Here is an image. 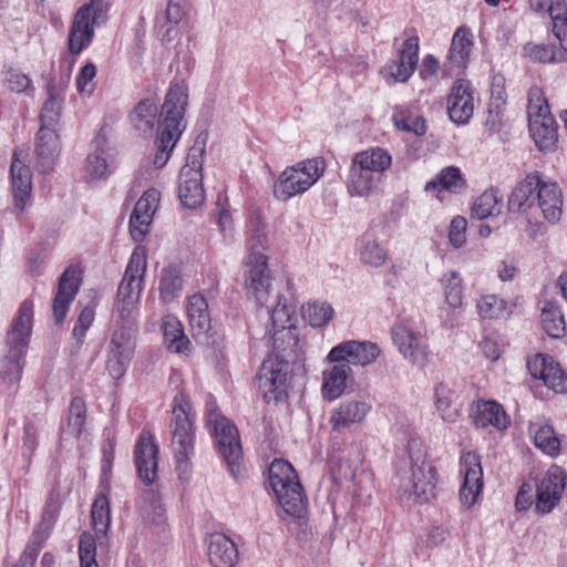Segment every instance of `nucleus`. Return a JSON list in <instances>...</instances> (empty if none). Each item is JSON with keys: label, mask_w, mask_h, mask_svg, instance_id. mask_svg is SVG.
<instances>
[{"label": "nucleus", "mask_w": 567, "mask_h": 567, "mask_svg": "<svg viewBox=\"0 0 567 567\" xmlns=\"http://www.w3.org/2000/svg\"><path fill=\"white\" fill-rule=\"evenodd\" d=\"M528 124L553 116L550 107L544 92L534 86L528 91V104H527Z\"/></svg>", "instance_id": "50"}, {"label": "nucleus", "mask_w": 567, "mask_h": 567, "mask_svg": "<svg viewBox=\"0 0 567 567\" xmlns=\"http://www.w3.org/2000/svg\"><path fill=\"white\" fill-rule=\"evenodd\" d=\"M473 423L480 429L503 432L511 425V417L505 409L492 400L477 401L473 408Z\"/></svg>", "instance_id": "23"}, {"label": "nucleus", "mask_w": 567, "mask_h": 567, "mask_svg": "<svg viewBox=\"0 0 567 567\" xmlns=\"http://www.w3.org/2000/svg\"><path fill=\"white\" fill-rule=\"evenodd\" d=\"M553 32L559 41V50L566 53L567 59V12L554 20Z\"/></svg>", "instance_id": "64"}, {"label": "nucleus", "mask_w": 567, "mask_h": 567, "mask_svg": "<svg viewBox=\"0 0 567 567\" xmlns=\"http://www.w3.org/2000/svg\"><path fill=\"white\" fill-rule=\"evenodd\" d=\"M24 352V348L8 346V352L0 362V377L6 384L13 385L20 381Z\"/></svg>", "instance_id": "41"}, {"label": "nucleus", "mask_w": 567, "mask_h": 567, "mask_svg": "<svg viewBox=\"0 0 567 567\" xmlns=\"http://www.w3.org/2000/svg\"><path fill=\"white\" fill-rule=\"evenodd\" d=\"M3 85L13 93L33 92L31 79L19 70L9 69L3 72Z\"/></svg>", "instance_id": "52"}, {"label": "nucleus", "mask_w": 567, "mask_h": 567, "mask_svg": "<svg viewBox=\"0 0 567 567\" xmlns=\"http://www.w3.org/2000/svg\"><path fill=\"white\" fill-rule=\"evenodd\" d=\"M85 421V405L82 399H73L70 405L69 426L74 432H81Z\"/></svg>", "instance_id": "60"}, {"label": "nucleus", "mask_w": 567, "mask_h": 567, "mask_svg": "<svg viewBox=\"0 0 567 567\" xmlns=\"http://www.w3.org/2000/svg\"><path fill=\"white\" fill-rule=\"evenodd\" d=\"M433 405L444 422L454 423L460 416V406L455 401L454 392L443 383L434 388Z\"/></svg>", "instance_id": "38"}, {"label": "nucleus", "mask_w": 567, "mask_h": 567, "mask_svg": "<svg viewBox=\"0 0 567 567\" xmlns=\"http://www.w3.org/2000/svg\"><path fill=\"white\" fill-rule=\"evenodd\" d=\"M207 556L213 567H234L239 554L237 546L228 536L215 533L207 539Z\"/></svg>", "instance_id": "29"}, {"label": "nucleus", "mask_w": 567, "mask_h": 567, "mask_svg": "<svg viewBox=\"0 0 567 567\" xmlns=\"http://www.w3.org/2000/svg\"><path fill=\"white\" fill-rule=\"evenodd\" d=\"M466 228V218L456 216L452 219L449 231V240L451 245L454 246V248H458L465 243Z\"/></svg>", "instance_id": "59"}, {"label": "nucleus", "mask_w": 567, "mask_h": 567, "mask_svg": "<svg viewBox=\"0 0 567 567\" xmlns=\"http://www.w3.org/2000/svg\"><path fill=\"white\" fill-rule=\"evenodd\" d=\"M458 475L461 477L460 503L466 509L472 508L478 502L484 488L481 456L476 452H462Z\"/></svg>", "instance_id": "11"}, {"label": "nucleus", "mask_w": 567, "mask_h": 567, "mask_svg": "<svg viewBox=\"0 0 567 567\" xmlns=\"http://www.w3.org/2000/svg\"><path fill=\"white\" fill-rule=\"evenodd\" d=\"M473 45L471 30L465 25L458 27L453 34L445 62V70L450 75H460L466 70Z\"/></svg>", "instance_id": "22"}, {"label": "nucleus", "mask_w": 567, "mask_h": 567, "mask_svg": "<svg viewBox=\"0 0 567 567\" xmlns=\"http://www.w3.org/2000/svg\"><path fill=\"white\" fill-rule=\"evenodd\" d=\"M476 310L483 319H498L508 316L507 303L495 295H484L476 302Z\"/></svg>", "instance_id": "49"}, {"label": "nucleus", "mask_w": 567, "mask_h": 567, "mask_svg": "<svg viewBox=\"0 0 567 567\" xmlns=\"http://www.w3.org/2000/svg\"><path fill=\"white\" fill-rule=\"evenodd\" d=\"M11 186L14 197V206L23 212L31 197L32 173L28 165L19 158V153L14 152L10 166Z\"/></svg>", "instance_id": "26"}, {"label": "nucleus", "mask_w": 567, "mask_h": 567, "mask_svg": "<svg viewBox=\"0 0 567 567\" xmlns=\"http://www.w3.org/2000/svg\"><path fill=\"white\" fill-rule=\"evenodd\" d=\"M81 268L79 266H70L62 274L58 291L53 299V316L56 323L63 322L69 308L78 293L81 282Z\"/></svg>", "instance_id": "21"}, {"label": "nucleus", "mask_w": 567, "mask_h": 567, "mask_svg": "<svg viewBox=\"0 0 567 567\" xmlns=\"http://www.w3.org/2000/svg\"><path fill=\"white\" fill-rule=\"evenodd\" d=\"M33 303L29 300L23 301L13 320L12 327L7 336V346L27 348L32 330Z\"/></svg>", "instance_id": "32"}, {"label": "nucleus", "mask_w": 567, "mask_h": 567, "mask_svg": "<svg viewBox=\"0 0 567 567\" xmlns=\"http://www.w3.org/2000/svg\"><path fill=\"white\" fill-rule=\"evenodd\" d=\"M566 480L565 470L555 464L542 475L536 483V513L548 514L558 505L565 491Z\"/></svg>", "instance_id": "13"}, {"label": "nucleus", "mask_w": 567, "mask_h": 567, "mask_svg": "<svg viewBox=\"0 0 567 567\" xmlns=\"http://www.w3.org/2000/svg\"><path fill=\"white\" fill-rule=\"evenodd\" d=\"M95 317V311L92 307H85L75 322L73 328V336L78 341H82L86 334V331L92 326Z\"/></svg>", "instance_id": "61"}, {"label": "nucleus", "mask_w": 567, "mask_h": 567, "mask_svg": "<svg viewBox=\"0 0 567 567\" xmlns=\"http://www.w3.org/2000/svg\"><path fill=\"white\" fill-rule=\"evenodd\" d=\"M406 38L395 50V55L383 66L386 81L406 83L416 71L420 56V38L414 28L405 29Z\"/></svg>", "instance_id": "9"}, {"label": "nucleus", "mask_w": 567, "mask_h": 567, "mask_svg": "<svg viewBox=\"0 0 567 567\" xmlns=\"http://www.w3.org/2000/svg\"><path fill=\"white\" fill-rule=\"evenodd\" d=\"M135 350L134 332L130 330H117L111 340L107 370L114 379L124 375Z\"/></svg>", "instance_id": "18"}, {"label": "nucleus", "mask_w": 567, "mask_h": 567, "mask_svg": "<svg viewBox=\"0 0 567 567\" xmlns=\"http://www.w3.org/2000/svg\"><path fill=\"white\" fill-rule=\"evenodd\" d=\"M380 179L375 174L361 168L352 161L347 184L348 193L351 196H368Z\"/></svg>", "instance_id": "40"}, {"label": "nucleus", "mask_w": 567, "mask_h": 567, "mask_svg": "<svg viewBox=\"0 0 567 567\" xmlns=\"http://www.w3.org/2000/svg\"><path fill=\"white\" fill-rule=\"evenodd\" d=\"M406 452L410 457L411 474L400 484L401 497L415 503L430 502L435 497L437 472L426 458V446L421 439L412 437L408 442Z\"/></svg>", "instance_id": "3"}, {"label": "nucleus", "mask_w": 567, "mask_h": 567, "mask_svg": "<svg viewBox=\"0 0 567 567\" xmlns=\"http://www.w3.org/2000/svg\"><path fill=\"white\" fill-rule=\"evenodd\" d=\"M528 435L534 446L549 457L561 453V437L554 426L546 422L535 421L528 424Z\"/></svg>", "instance_id": "31"}, {"label": "nucleus", "mask_w": 567, "mask_h": 567, "mask_svg": "<svg viewBox=\"0 0 567 567\" xmlns=\"http://www.w3.org/2000/svg\"><path fill=\"white\" fill-rule=\"evenodd\" d=\"M244 287L249 299L266 305L271 295V276L267 257L259 250L251 251L244 265Z\"/></svg>", "instance_id": "12"}, {"label": "nucleus", "mask_w": 567, "mask_h": 567, "mask_svg": "<svg viewBox=\"0 0 567 567\" xmlns=\"http://www.w3.org/2000/svg\"><path fill=\"white\" fill-rule=\"evenodd\" d=\"M324 171L326 162L322 157L306 158L287 166L274 183V197L279 202H288L305 194L320 179Z\"/></svg>", "instance_id": "5"}, {"label": "nucleus", "mask_w": 567, "mask_h": 567, "mask_svg": "<svg viewBox=\"0 0 567 567\" xmlns=\"http://www.w3.org/2000/svg\"><path fill=\"white\" fill-rule=\"evenodd\" d=\"M447 114L454 123L465 124L474 113V97L470 81L456 80L447 95Z\"/></svg>", "instance_id": "20"}, {"label": "nucleus", "mask_w": 567, "mask_h": 567, "mask_svg": "<svg viewBox=\"0 0 567 567\" xmlns=\"http://www.w3.org/2000/svg\"><path fill=\"white\" fill-rule=\"evenodd\" d=\"M268 480L282 511L292 518H303L307 497L292 465L284 460H275L269 466Z\"/></svg>", "instance_id": "4"}, {"label": "nucleus", "mask_w": 567, "mask_h": 567, "mask_svg": "<svg viewBox=\"0 0 567 567\" xmlns=\"http://www.w3.org/2000/svg\"><path fill=\"white\" fill-rule=\"evenodd\" d=\"M60 150V135L56 128L40 127L37 134L35 154L38 165L43 173H49L53 169Z\"/></svg>", "instance_id": "25"}, {"label": "nucleus", "mask_w": 567, "mask_h": 567, "mask_svg": "<svg viewBox=\"0 0 567 567\" xmlns=\"http://www.w3.org/2000/svg\"><path fill=\"white\" fill-rule=\"evenodd\" d=\"M542 326L546 333L553 338H560L565 332V319L560 308L547 302L542 310Z\"/></svg>", "instance_id": "46"}, {"label": "nucleus", "mask_w": 567, "mask_h": 567, "mask_svg": "<svg viewBox=\"0 0 567 567\" xmlns=\"http://www.w3.org/2000/svg\"><path fill=\"white\" fill-rule=\"evenodd\" d=\"M107 171V164L103 155L91 154L86 159V174L91 179L102 178Z\"/></svg>", "instance_id": "62"}, {"label": "nucleus", "mask_w": 567, "mask_h": 567, "mask_svg": "<svg viewBox=\"0 0 567 567\" xmlns=\"http://www.w3.org/2000/svg\"><path fill=\"white\" fill-rule=\"evenodd\" d=\"M371 412V404L363 400H346L330 415V424L334 431L348 429L361 423Z\"/></svg>", "instance_id": "27"}, {"label": "nucleus", "mask_w": 567, "mask_h": 567, "mask_svg": "<svg viewBox=\"0 0 567 567\" xmlns=\"http://www.w3.org/2000/svg\"><path fill=\"white\" fill-rule=\"evenodd\" d=\"M380 355L379 347L370 341H344L333 347L326 357L329 363L368 365Z\"/></svg>", "instance_id": "16"}, {"label": "nucleus", "mask_w": 567, "mask_h": 567, "mask_svg": "<svg viewBox=\"0 0 567 567\" xmlns=\"http://www.w3.org/2000/svg\"><path fill=\"white\" fill-rule=\"evenodd\" d=\"M80 567H99L96 561L95 538L90 533H83L79 542Z\"/></svg>", "instance_id": "54"}, {"label": "nucleus", "mask_w": 567, "mask_h": 567, "mask_svg": "<svg viewBox=\"0 0 567 567\" xmlns=\"http://www.w3.org/2000/svg\"><path fill=\"white\" fill-rule=\"evenodd\" d=\"M204 155V145L195 143L188 150L186 164L179 172L178 197L187 208H197L205 200L202 174Z\"/></svg>", "instance_id": "7"}, {"label": "nucleus", "mask_w": 567, "mask_h": 567, "mask_svg": "<svg viewBox=\"0 0 567 567\" xmlns=\"http://www.w3.org/2000/svg\"><path fill=\"white\" fill-rule=\"evenodd\" d=\"M187 317L194 336H204L210 328V316L206 299L200 295H194L187 302Z\"/></svg>", "instance_id": "37"}, {"label": "nucleus", "mask_w": 567, "mask_h": 567, "mask_svg": "<svg viewBox=\"0 0 567 567\" xmlns=\"http://www.w3.org/2000/svg\"><path fill=\"white\" fill-rule=\"evenodd\" d=\"M146 265L147 257L145 250H134L122 281L133 282V280H136L138 285L144 286Z\"/></svg>", "instance_id": "53"}, {"label": "nucleus", "mask_w": 567, "mask_h": 567, "mask_svg": "<svg viewBox=\"0 0 567 567\" xmlns=\"http://www.w3.org/2000/svg\"><path fill=\"white\" fill-rule=\"evenodd\" d=\"M158 107L156 102L152 99H144L138 102L130 114V120L136 130L144 133L150 132L154 127Z\"/></svg>", "instance_id": "42"}, {"label": "nucleus", "mask_w": 567, "mask_h": 567, "mask_svg": "<svg viewBox=\"0 0 567 567\" xmlns=\"http://www.w3.org/2000/svg\"><path fill=\"white\" fill-rule=\"evenodd\" d=\"M440 69V61L433 54H425L421 62L419 75L423 81H430L437 76Z\"/></svg>", "instance_id": "63"}, {"label": "nucleus", "mask_w": 567, "mask_h": 567, "mask_svg": "<svg viewBox=\"0 0 567 567\" xmlns=\"http://www.w3.org/2000/svg\"><path fill=\"white\" fill-rule=\"evenodd\" d=\"M395 127L400 131L414 133L422 136L426 132V122L423 116L414 113L409 107L396 109L392 115Z\"/></svg>", "instance_id": "43"}, {"label": "nucleus", "mask_w": 567, "mask_h": 567, "mask_svg": "<svg viewBox=\"0 0 567 567\" xmlns=\"http://www.w3.org/2000/svg\"><path fill=\"white\" fill-rule=\"evenodd\" d=\"M92 527L97 535L105 536L111 524L110 501L104 494H100L92 505Z\"/></svg>", "instance_id": "48"}, {"label": "nucleus", "mask_w": 567, "mask_h": 567, "mask_svg": "<svg viewBox=\"0 0 567 567\" xmlns=\"http://www.w3.org/2000/svg\"><path fill=\"white\" fill-rule=\"evenodd\" d=\"M352 369L346 363H332L322 371L321 395L327 401L339 399L348 389Z\"/></svg>", "instance_id": "28"}, {"label": "nucleus", "mask_w": 567, "mask_h": 567, "mask_svg": "<svg viewBox=\"0 0 567 567\" xmlns=\"http://www.w3.org/2000/svg\"><path fill=\"white\" fill-rule=\"evenodd\" d=\"M143 289L136 280L120 284L115 311L123 322L135 323Z\"/></svg>", "instance_id": "30"}, {"label": "nucleus", "mask_w": 567, "mask_h": 567, "mask_svg": "<svg viewBox=\"0 0 567 567\" xmlns=\"http://www.w3.org/2000/svg\"><path fill=\"white\" fill-rule=\"evenodd\" d=\"M187 105V84L179 80L172 81L158 117L156 137L157 151L153 162L157 168H162L166 165L176 143L185 130L184 116Z\"/></svg>", "instance_id": "2"}, {"label": "nucleus", "mask_w": 567, "mask_h": 567, "mask_svg": "<svg viewBox=\"0 0 567 567\" xmlns=\"http://www.w3.org/2000/svg\"><path fill=\"white\" fill-rule=\"evenodd\" d=\"M61 116V103L50 91L49 99L44 102L40 113V127L56 128Z\"/></svg>", "instance_id": "56"}, {"label": "nucleus", "mask_w": 567, "mask_h": 567, "mask_svg": "<svg viewBox=\"0 0 567 567\" xmlns=\"http://www.w3.org/2000/svg\"><path fill=\"white\" fill-rule=\"evenodd\" d=\"M173 444L177 471L181 475L188 472V456L193 452L194 427L189 400L185 395L176 396L173 406Z\"/></svg>", "instance_id": "8"}, {"label": "nucleus", "mask_w": 567, "mask_h": 567, "mask_svg": "<svg viewBox=\"0 0 567 567\" xmlns=\"http://www.w3.org/2000/svg\"><path fill=\"white\" fill-rule=\"evenodd\" d=\"M529 133L536 146L542 152H553L557 147L558 125L554 116H547L535 123L528 124Z\"/></svg>", "instance_id": "34"}, {"label": "nucleus", "mask_w": 567, "mask_h": 567, "mask_svg": "<svg viewBox=\"0 0 567 567\" xmlns=\"http://www.w3.org/2000/svg\"><path fill=\"white\" fill-rule=\"evenodd\" d=\"M467 187V179L461 168L450 165L440 169L434 177L425 184L424 190L433 195L440 202H443L447 196L465 193Z\"/></svg>", "instance_id": "17"}, {"label": "nucleus", "mask_w": 567, "mask_h": 567, "mask_svg": "<svg viewBox=\"0 0 567 567\" xmlns=\"http://www.w3.org/2000/svg\"><path fill=\"white\" fill-rule=\"evenodd\" d=\"M96 76V66L93 62H86L79 71L75 84L80 94H91L94 91L93 80Z\"/></svg>", "instance_id": "57"}, {"label": "nucleus", "mask_w": 567, "mask_h": 567, "mask_svg": "<svg viewBox=\"0 0 567 567\" xmlns=\"http://www.w3.org/2000/svg\"><path fill=\"white\" fill-rule=\"evenodd\" d=\"M523 54L533 63H563L566 62V53L554 43L529 41L523 47Z\"/></svg>", "instance_id": "39"}, {"label": "nucleus", "mask_w": 567, "mask_h": 567, "mask_svg": "<svg viewBox=\"0 0 567 567\" xmlns=\"http://www.w3.org/2000/svg\"><path fill=\"white\" fill-rule=\"evenodd\" d=\"M445 303L452 309L463 306V285L456 271L445 274L441 279Z\"/></svg>", "instance_id": "47"}, {"label": "nucleus", "mask_w": 567, "mask_h": 567, "mask_svg": "<svg viewBox=\"0 0 567 567\" xmlns=\"http://www.w3.org/2000/svg\"><path fill=\"white\" fill-rule=\"evenodd\" d=\"M207 422L216 439L219 453L227 462L233 475H237L240 470L243 452L236 426L216 409L208 412Z\"/></svg>", "instance_id": "10"}, {"label": "nucleus", "mask_w": 567, "mask_h": 567, "mask_svg": "<svg viewBox=\"0 0 567 567\" xmlns=\"http://www.w3.org/2000/svg\"><path fill=\"white\" fill-rule=\"evenodd\" d=\"M161 328L163 330L167 348L175 353H187L190 342L184 333L183 326L177 317L167 315L162 318Z\"/></svg>", "instance_id": "36"}, {"label": "nucleus", "mask_w": 567, "mask_h": 567, "mask_svg": "<svg viewBox=\"0 0 567 567\" xmlns=\"http://www.w3.org/2000/svg\"><path fill=\"white\" fill-rule=\"evenodd\" d=\"M502 202V196H499L498 189H486L475 199L472 214L478 219H485L489 216L496 215L501 212Z\"/></svg>", "instance_id": "44"}, {"label": "nucleus", "mask_w": 567, "mask_h": 567, "mask_svg": "<svg viewBox=\"0 0 567 567\" xmlns=\"http://www.w3.org/2000/svg\"><path fill=\"white\" fill-rule=\"evenodd\" d=\"M159 200V190L148 188L136 202L128 223L131 237L136 244L143 243L150 233Z\"/></svg>", "instance_id": "15"}, {"label": "nucleus", "mask_w": 567, "mask_h": 567, "mask_svg": "<svg viewBox=\"0 0 567 567\" xmlns=\"http://www.w3.org/2000/svg\"><path fill=\"white\" fill-rule=\"evenodd\" d=\"M183 287L181 275L173 269L164 272L159 284V296L164 302H171L181 292Z\"/></svg>", "instance_id": "51"}, {"label": "nucleus", "mask_w": 567, "mask_h": 567, "mask_svg": "<svg viewBox=\"0 0 567 567\" xmlns=\"http://www.w3.org/2000/svg\"><path fill=\"white\" fill-rule=\"evenodd\" d=\"M258 379L259 386L265 391V394L272 393L279 395L285 391L287 381L286 372L284 371L282 364L274 359L264 361Z\"/></svg>", "instance_id": "35"}, {"label": "nucleus", "mask_w": 567, "mask_h": 567, "mask_svg": "<svg viewBox=\"0 0 567 567\" xmlns=\"http://www.w3.org/2000/svg\"><path fill=\"white\" fill-rule=\"evenodd\" d=\"M352 161L380 178L392 165V156L389 151L378 146L355 153Z\"/></svg>", "instance_id": "33"}, {"label": "nucleus", "mask_w": 567, "mask_h": 567, "mask_svg": "<svg viewBox=\"0 0 567 567\" xmlns=\"http://www.w3.org/2000/svg\"><path fill=\"white\" fill-rule=\"evenodd\" d=\"M110 4L106 0H90L73 16L68 33V51L78 56L93 42L95 29L107 21Z\"/></svg>", "instance_id": "6"}, {"label": "nucleus", "mask_w": 567, "mask_h": 567, "mask_svg": "<svg viewBox=\"0 0 567 567\" xmlns=\"http://www.w3.org/2000/svg\"><path fill=\"white\" fill-rule=\"evenodd\" d=\"M392 339L400 353L412 364L423 367L429 360V349L424 336L409 321L398 322L392 328Z\"/></svg>", "instance_id": "14"}, {"label": "nucleus", "mask_w": 567, "mask_h": 567, "mask_svg": "<svg viewBox=\"0 0 567 567\" xmlns=\"http://www.w3.org/2000/svg\"><path fill=\"white\" fill-rule=\"evenodd\" d=\"M528 3L534 12L548 14L553 21L567 13L565 0H528Z\"/></svg>", "instance_id": "55"}, {"label": "nucleus", "mask_w": 567, "mask_h": 567, "mask_svg": "<svg viewBox=\"0 0 567 567\" xmlns=\"http://www.w3.org/2000/svg\"><path fill=\"white\" fill-rule=\"evenodd\" d=\"M543 217L551 224L563 216L564 196L557 182L545 178L535 171L526 175L513 189L508 198V209L513 213L526 212L534 205Z\"/></svg>", "instance_id": "1"}, {"label": "nucleus", "mask_w": 567, "mask_h": 567, "mask_svg": "<svg viewBox=\"0 0 567 567\" xmlns=\"http://www.w3.org/2000/svg\"><path fill=\"white\" fill-rule=\"evenodd\" d=\"M527 368L533 378L542 380L549 389L567 392V375L551 357L537 353L528 359Z\"/></svg>", "instance_id": "19"}, {"label": "nucleus", "mask_w": 567, "mask_h": 567, "mask_svg": "<svg viewBox=\"0 0 567 567\" xmlns=\"http://www.w3.org/2000/svg\"><path fill=\"white\" fill-rule=\"evenodd\" d=\"M134 454L140 477L146 484L153 483L157 471L158 447L151 433L143 432L140 435Z\"/></svg>", "instance_id": "24"}, {"label": "nucleus", "mask_w": 567, "mask_h": 567, "mask_svg": "<svg viewBox=\"0 0 567 567\" xmlns=\"http://www.w3.org/2000/svg\"><path fill=\"white\" fill-rule=\"evenodd\" d=\"M271 320L278 330H290L295 326L293 311L286 305L277 306L272 310Z\"/></svg>", "instance_id": "58"}, {"label": "nucleus", "mask_w": 567, "mask_h": 567, "mask_svg": "<svg viewBox=\"0 0 567 567\" xmlns=\"http://www.w3.org/2000/svg\"><path fill=\"white\" fill-rule=\"evenodd\" d=\"M302 316L310 326L320 328L328 324L334 317L332 306L326 301H310L302 307Z\"/></svg>", "instance_id": "45"}]
</instances>
